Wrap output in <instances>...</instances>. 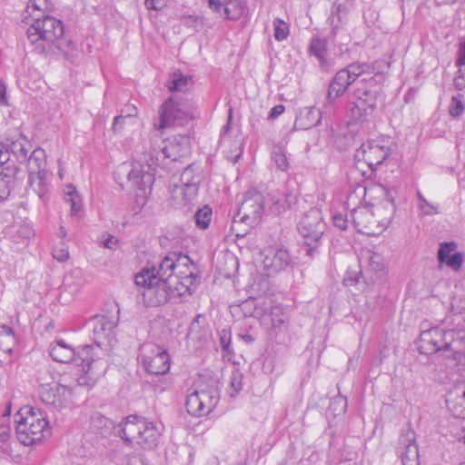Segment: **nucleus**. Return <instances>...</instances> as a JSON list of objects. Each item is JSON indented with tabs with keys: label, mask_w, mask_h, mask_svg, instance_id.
Wrapping results in <instances>:
<instances>
[{
	"label": "nucleus",
	"mask_w": 465,
	"mask_h": 465,
	"mask_svg": "<svg viewBox=\"0 0 465 465\" xmlns=\"http://www.w3.org/2000/svg\"><path fill=\"white\" fill-rule=\"evenodd\" d=\"M198 279L199 275L189 256L172 252L157 265L143 268L135 275L134 282L143 288L141 295L143 303L156 307L166 303L173 297L191 294Z\"/></svg>",
	"instance_id": "nucleus-1"
},
{
	"label": "nucleus",
	"mask_w": 465,
	"mask_h": 465,
	"mask_svg": "<svg viewBox=\"0 0 465 465\" xmlns=\"http://www.w3.org/2000/svg\"><path fill=\"white\" fill-rule=\"evenodd\" d=\"M418 349L421 354L440 353L444 358L465 366V331H444L437 327L423 331Z\"/></svg>",
	"instance_id": "nucleus-2"
},
{
	"label": "nucleus",
	"mask_w": 465,
	"mask_h": 465,
	"mask_svg": "<svg viewBox=\"0 0 465 465\" xmlns=\"http://www.w3.org/2000/svg\"><path fill=\"white\" fill-rule=\"evenodd\" d=\"M64 34L63 22L50 15L33 17V23L27 29V38L34 51L39 54L65 51L71 41L65 40Z\"/></svg>",
	"instance_id": "nucleus-3"
},
{
	"label": "nucleus",
	"mask_w": 465,
	"mask_h": 465,
	"mask_svg": "<svg viewBox=\"0 0 465 465\" xmlns=\"http://www.w3.org/2000/svg\"><path fill=\"white\" fill-rule=\"evenodd\" d=\"M117 433L127 445H138L143 450L156 448L161 439V431L153 422L136 415L128 416Z\"/></svg>",
	"instance_id": "nucleus-4"
},
{
	"label": "nucleus",
	"mask_w": 465,
	"mask_h": 465,
	"mask_svg": "<svg viewBox=\"0 0 465 465\" xmlns=\"http://www.w3.org/2000/svg\"><path fill=\"white\" fill-rule=\"evenodd\" d=\"M15 431L18 440L30 446L50 435V428L39 410L25 407L15 414Z\"/></svg>",
	"instance_id": "nucleus-5"
},
{
	"label": "nucleus",
	"mask_w": 465,
	"mask_h": 465,
	"mask_svg": "<svg viewBox=\"0 0 465 465\" xmlns=\"http://www.w3.org/2000/svg\"><path fill=\"white\" fill-rule=\"evenodd\" d=\"M297 229L304 239L302 251L305 255L313 258L318 253L326 230V223L323 220L322 211L317 207H313L304 213L298 223Z\"/></svg>",
	"instance_id": "nucleus-6"
},
{
	"label": "nucleus",
	"mask_w": 465,
	"mask_h": 465,
	"mask_svg": "<svg viewBox=\"0 0 465 465\" xmlns=\"http://www.w3.org/2000/svg\"><path fill=\"white\" fill-rule=\"evenodd\" d=\"M375 77L363 78L358 84L349 102L348 114L353 121H361L376 108L380 87Z\"/></svg>",
	"instance_id": "nucleus-7"
},
{
	"label": "nucleus",
	"mask_w": 465,
	"mask_h": 465,
	"mask_svg": "<svg viewBox=\"0 0 465 465\" xmlns=\"http://www.w3.org/2000/svg\"><path fill=\"white\" fill-rule=\"evenodd\" d=\"M158 130L173 126H183L193 117V106L186 101L169 97L159 108Z\"/></svg>",
	"instance_id": "nucleus-8"
},
{
	"label": "nucleus",
	"mask_w": 465,
	"mask_h": 465,
	"mask_svg": "<svg viewBox=\"0 0 465 465\" xmlns=\"http://www.w3.org/2000/svg\"><path fill=\"white\" fill-rule=\"evenodd\" d=\"M101 347L97 345L86 344L81 346L75 351V355L72 362L75 365L82 366V371L84 372V376H81L77 379V382L80 386H93L103 371V364L100 363V360L96 359L97 351Z\"/></svg>",
	"instance_id": "nucleus-9"
},
{
	"label": "nucleus",
	"mask_w": 465,
	"mask_h": 465,
	"mask_svg": "<svg viewBox=\"0 0 465 465\" xmlns=\"http://www.w3.org/2000/svg\"><path fill=\"white\" fill-rule=\"evenodd\" d=\"M263 209L264 199L262 194L257 191L247 192L232 221V230L236 232V236L241 235L237 226L240 223H246L249 227L256 225L262 218Z\"/></svg>",
	"instance_id": "nucleus-10"
},
{
	"label": "nucleus",
	"mask_w": 465,
	"mask_h": 465,
	"mask_svg": "<svg viewBox=\"0 0 465 465\" xmlns=\"http://www.w3.org/2000/svg\"><path fill=\"white\" fill-rule=\"evenodd\" d=\"M46 154L44 149L33 150L29 157V168H27V183L37 196L45 201L48 192L46 183L47 171L45 170Z\"/></svg>",
	"instance_id": "nucleus-11"
},
{
	"label": "nucleus",
	"mask_w": 465,
	"mask_h": 465,
	"mask_svg": "<svg viewBox=\"0 0 465 465\" xmlns=\"http://www.w3.org/2000/svg\"><path fill=\"white\" fill-rule=\"evenodd\" d=\"M219 391L214 386L195 390L187 396L185 407L189 414L201 417L209 414L217 405Z\"/></svg>",
	"instance_id": "nucleus-12"
},
{
	"label": "nucleus",
	"mask_w": 465,
	"mask_h": 465,
	"mask_svg": "<svg viewBox=\"0 0 465 465\" xmlns=\"http://www.w3.org/2000/svg\"><path fill=\"white\" fill-rule=\"evenodd\" d=\"M139 358L146 370L153 375H163L170 369V355L167 351L154 343H144L140 348Z\"/></svg>",
	"instance_id": "nucleus-13"
},
{
	"label": "nucleus",
	"mask_w": 465,
	"mask_h": 465,
	"mask_svg": "<svg viewBox=\"0 0 465 465\" xmlns=\"http://www.w3.org/2000/svg\"><path fill=\"white\" fill-rule=\"evenodd\" d=\"M390 152L387 147L379 141H368L357 149L355 158L362 160L372 171L381 164L389 156Z\"/></svg>",
	"instance_id": "nucleus-14"
},
{
	"label": "nucleus",
	"mask_w": 465,
	"mask_h": 465,
	"mask_svg": "<svg viewBox=\"0 0 465 465\" xmlns=\"http://www.w3.org/2000/svg\"><path fill=\"white\" fill-rule=\"evenodd\" d=\"M398 454L401 465H420V454L414 430L409 429L401 432L399 439Z\"/></svg>",
	"instance_id": "nucleus-15"
},
{
	"label": "nucleus",
	"mask_w": 465,
	"mask_h": 465,
	"mask_svg": "<svg viewBox=\"0 0 465 465\" xmlns=\"http://www.w3.org/2000/svg\"><path fill=\"white\" fill-rule=\"evenodd\" d=\"M71 394V389L66 386L54 383L53 386L40 383L39 396L41 401L54 409H61Z\"/></svg>",
	"instance_id": "nucleus-16"
},
{
	"label": "nucleus",
	"mask_w": 465,
	"mask_h": 465,
	"mask_svg": "<svg viewBox=\"0 0 465 465\" xmlns=\"http://www.w3.org/2000/svg\"><path fill=\"white\" fill-rule=\"evenodd\" d=\"M351 221L355 229L364 234H375L379 227L374 212L371 206H357L351 211Z\"/></svg>",
	"instance_id": "nucleus-17"
},
{
	"label": "nucleus",
	"mask_w": 465,
	"mask_h": 465,
	"mask_svg": "<svg viewBox=\"0 0 465 465\" xmlns=\"http://www.w3.org/2000/svg\"><path fill=\"white\" fill-rule=\"evenodd\" d=\"M153 169L150 165H134L128 173V183L135 190L136 196L145 193L154 183Z\"/></svg>",
	"instance_id": "nucleus-18"
},
{
	"label": "nucleus",
	"mask_w": 465,
	"mask_h": 465,
	"mask_svg": "<svg viewBox=\"0 0 465 465\" xmlns=\"http://www.w3.org/2000/svg\"><path fill=\"white\" fill-rule=\"evenodd\" d=\"M330 41L327 35L322 37L320 35H313L309 45V54L313 56L318 65L322 72H329L334 64L333 60L329 56L327 50V42Z\"/></svg>",
	"instance_id": "nucleus-19"
},
{
	"label": "nucleus",
	"mask_w": 465,
	"mask_h": 465,
	"mask_svg": "<svg viewBox=\"0 0 465 465\" xmlns=\"http://www.w3.org/2000/svg\"><path fill=\"white\" fill-rule=\"evenodd\" d=\"M382 191L384 198L378 204H371V207L374 212L378 225L387 227L392 221L396 206L391 192L384 187Z\"/></svg>",
	"instance_id": "nucleus-20"
},
{
	"label": "nucleus",
	"mask_w": 465,
	"mask_h": 465,
	"mask_svg": "<svg viewBox=\"0 0 465 465\" xmlns=\"http://www.w3.org/2000/svg\"><path fill=\"white\" fill-rule=\"evenodd\" d=\"M32 152L31 142L22 134L15 139L8 141L5 145V153H8L9 161L13 157L20 163H26L27 168H29V157Z\"/></svg>",
	"instance_id": "nucleus-21"
},
{
	"label": "nucleus",
	"mask_w": 465,
	"mask_h": 465,
	"mask_svg": "<svg viewBox=\"0 0 465 465\" xmlns=\"http://www.w3.org/2000/svg\"><path fill=\"white\" fill-rule=\"evenodd\" d=\"M264 267L272 272H279L292 264V259L289 251L283 247L271 249L265 254Z\"/></svg>",
	"instance_id": "nucleus-22"
},
{
	"label": "nucleus",
	"mask_w": 465,
	"mask_h": 465,
	"mask_svg": "<svg viewBox=\"0 0 465 465\" xmlns=\"http://www.w3.org/2000/svg\"><path fill=\"white\" fill-rule=\"evenodd\" d=\"M353 83L354 82L351 79L350 74H348L343 69L338 71L329 84L326 105L332 104V103L341 96L348 87Z\"/></svg>",
	"instance_id": "nucleus-23"
},
{
	"label": "nucleus",
	"mask_w": 465,
	"mask_h": 465,
	"mask_svg": "<svg viewBox=\"0 0 465 465\" xmlns=\"http://www.w3.org/2000/svg\"><path fill=\"white\" fill-rule=\"evenodd\" d=\"M19 169L16 166H7L0 172V201L6 200L11 192L22 183L17 176Z\"/></svg>",
	"instance_id": "nucleus-24"
},
{
	"label": "nucleus",
	"mask_w": 465,
	"mask_h": 465,
	"mask_svg": "<svg viewBox=\"0 0 465 465\" xmlns=\"http://www.w3.org/2000/svg\"><path fill=\"white\" fill-rule=\"evenodd\" d=\"M299 202V193L296 190H287L282 196H272L271 198L270 212L274 214H281L287 210L293 209Z\"/></svg>",
	"instance_id": "nucleus-25"
},
{
	"label": "nucleus",
	"mask_w": 465,
	"mask_h": 465,
	"mask_svg": "<svg viewBox=\"0 0 465 465\" xmlns=\"http://www.w3.org/2000/svg\"><path fill=\"white\" fill-rule=\"evenodd\" d=\"M327 24L331 27L327 38H329L331 42L336 43V37L345 32L341 5H333L331 6Z\"/></svg>",
	"instance_id": "nucleus-26"
},
{
	"label": "nucleus",
	"mask_w": 465,
	"mask_h": 465,
	"mask_svg": "<svg viewBox=\"0 0 465 465\" xmlns=\"http://www.w3.org/2000/svg\"><path fill=\"white\" fill-rule=\"evenodd\" d=\"M49 354L57 362H72L75 355V350L64 341H55L49 346Z\"/></svg>",
	"instance_id": "nucleus-27"
},
{
	"label": "nucleus",
	"mask_w": 465,
	"mask_h": 465,
	"mask_svg": "<svg viewBox=\"0 0 465 465\" xmlns=\"http://www.w3.org/2000/svg\"><path fill=\"white\" fill-rule=\"evenodd\" d=\"M321 120L322 114L319 109L315 107H305L297 115L295 126L302 130H308L318 125Z\"/></svg>",
	"instance_id": "nucleus-28"
},
{
	"label": "nucleus",
	"mask_w": 465,
	"mask_h": 465,
	"mask_svg": "<svg viewBox=\"0 0 465 465\" xmlns=\"http://www.w3.org/2000/svg\"><path fill=\"white\" fill-rule=\"evenodd\" d=\"M115 326L116 322L110 320L106 316H101L96 318L94 326V334L95 337V343L97 347H101L102 339H106L108 341L111 340Z\"/></svg>",
	"instance_id": "nucleus-29"
},
{
	"label": "nucleus",
	"mask_w": 465,
	"mask_h": 465,
	"mask_svg": "<svg viewBox=\"0 0 465 465\" xmlns=\"http://www.w3.org/2000/svg\"><path fill=\"white\" fill-rule=\"evenodd\" d=\"M183 153H181L180 144L172 142L166 143L156 155L157 161L162 159L163 162L164 160H169L170 162H177L181 161Z\"/></svg>",
	"instance_id": "nucleus-30"
},
{
	"label": "nucleus",
	"mask_w": 465,
	"mask_h": 465,
	"mask_svg": "<svg viewBox=\"0 0 465 465\" xmlns=\"http://www.w3.org/2000/svg\"><path fill=\"white\" fill-rule=\"evenodd\" d=\"M351 79L355 82L358 77L364 74H371L374 72L375 67L373 64L368 63H352L343 69Z\"/></svg>",
	"instance_id": "nucleus-31"
},
{
	"label": "nucleus",
	"mask_w": 465,
	"mask_h": 465,
	"mask_svg": "<svg viewBox=\"0 0 465 465\" xmlns=\"http://www.w3.org/2000/svg\"><path fill=\"white\" fill-rule=\"evenodd\" d=\"M213 217V210L209 205L199 208L194 214L196 227L205 230L209 227Z\"/></svg>",
	"instance_id": "nucleus-32"
},
{
	"label": "nucleus",
	"mask_w": 465,
	"mask_h": 465,
	"mask_svg": "<svg viewBox=\"0 0 465 465\" xmlns=\"http://www.w3.org/2000/svg\"><path fill=\"white\" fill-rule=\"evenodd\" d=\"M15 341V337L12 328L7 325L0 326V349L5 351H11Z\"/></svg>",
	"instance_id": "nucleus-33"
},
{
	"label": "nucleus",
	"mask_w": 465,
	"mask_h": 465,
	"mask_svg": "<svg viewBox=\"0 0 465 465\" xmlns=\"http://www.w3.org/2000/svg\"><path fill=\"white\" fill-rule=\"evenodd\" d=\"M465 110L464 96L461 94L453 95L449 106V113L453 118H458L463 114Z\"/></svg>",
	"instance_id": "nucleus-34"
},
{
	"label": "nucleus",
	"mask_w": 465,
	"mask_h": 465,
	"mask_svg": "<svg viewBox=\"0 0 465 465\" xmlns=\"http://www.w3.org/2000/svg\"><path fill=\"white\" fill-rule=\"evenodd\" d=\"M229 380L228 393L231 397H235L242 388V374L239 370L234 369Z\"/></svg>",
	"instance_id": "nucleus-35"
},
{
	"label": "nucleus",
	"mask_w": 465,
	"mask_h": 465,
	"mask_svg": "<svg viewBox=\"0 0 465 465\" xmlns=\"http://www.w3.org/2000/svg\"><path fill=\"white\" fill-rule=\"evenodd\" d=\"M65 201L70 203L73 214H76L82 207V200L76 189L73 185L67 186Z\"/></svg>",
	"instance_id": "nucleus-36"
},
{
	"label": "nucleus",
	"mask_w": 465,
	"mask_h": 465,
	"mask_svg": "<svg viewBox=\"0 0 465 465\" xmlns=\"http://www.w3.org/2000/svg\"><path fill=\"white\" fill-rule=\"evenodd\" d=\"M458 245L455 242H444L440 243L437 253L438 262L443 264L456 251Z\"/></svg>",
	"instance_id": "nucleus-37"
},
{
	"label": "nucleus",
	"mask_w": 465,
	"mask_h": 465,
	"mask_svg": "<svg viewBox=\"0 0 465 465\" xmlns=\"http://www.w3.org/2000/svg\"><path fill=\"white\" fill-rule=\"evenodd\" d=\"M241 15V8L239 4L235 1H228L223 7V14L221 17L229 20H236Z\"/></svg>",
	"instance_id": "nucleus-38"
},
{
	"label": "nucleus",
	"mask_w": 465,
	"mask_h": 465,
	"mask_svg": "<svg viewBox=\"0 0 465 465\" xmlns=\"http://www.w3.org/2000/svg\"><path fill=\"white\" fill-rule=\"evenodd\" d=\"M347 410V399L341 395H338L331 399L329 411L335 416L342 415Z\"/></svg>",
	"instance_id": "nucleus-39"
},
{
	"label": "nucleus",
	"mask_w": 465,
	"mask_h": 465,
	"mask_svg": "<svg viewBox=\"0 0 465 465\" xmlns=\"http://www.w3.org/2000/svg\"><path fill=\"white\" fill-rule=\"evenodd\" d=\"M272 160L276 167L281 171H286L289 163L285 153L281 147H275L272 152Z\"/></svg>",
	"instance_id": "nucleus-40"
},
{
	"label": "nucleus",
	"mask_w": 465,
	"mask_h": 465,
	"mask_svg": "<svg viewBox=\"0 0 465 465\" xmlns=\"http://www.w3.org/2000/svg\"><path fill=\"white\" fill-rule=\"evenodd\" d=\"M271 319L272 327L274 329L282 330L288 321V316L282 312L281 308L274 307L271 312Z\"/></svg>",
	"instance_id": "nucleus-41"
},
{
	"label": "nucleus",
	"mask_w": 465,
	"mask_h": 465,
	"mask_svg": "<svg viewBox=\"0 0 465 465\" xmlns=\"http://www.w3.org/2000/svg\"><path fill=\"white\" fill-rule=\"evenodd\" d=\"M274 37L278 41L285 40L289 35V26L282 20L276 18L273 21Z\"/></svg>",
	"instance_id": "nucleus-42"
},
{
	"label": "nucleus",
	"mask_w": 465,
	"mask_h": 465,
	"mask_svg": "<svg viewBox=\"0 0 465 465\" xmlns=\"http://www.w3.org/2000/svg\"><path fill=\"white\" fill-rule=\"evenodd\" d=\"M187 84H188L187 77H185L182 74H174L168 87H169V90L172 92H182V91H183V89L187 85Z\"/></svg>",
	"instance_id": "nucleus-43"
},
{
	"label": "nucleus",
	"mask_w": 465,
	"mask_h": 465,
	"mask_svg": "<svg viewBox=\"0 0 465 465\" xmlns=\"http://www.w3.org/2000/svg\"><path fill=\"white\" fill-rule=\"evenodd\" d=\"M464 262V254L462 252H454L447 261L443 263L446 264L449 268L452 269L455 272L460 271Z\"/></svg>",
	"instance_id": "nucleus-44"
},
{
	"label": "nucleus",
	"mask_w": 465,
	"mask_h": 465,
	"mask_svg": "<svg viewBox=\"0 0 465 465\" xmlns=\"http://www.w3.org/2000/svg\"><path fill=\"white\" fill-rule=\"evenodd\" d=\"M200 181L201 179H195V181L193 183L182 185L183 197L186 202H190L197 194Z\"/></svg>",
	"instance_id": "nucleus-45"
},
{
	"label": "nucleus",
	"mask_w": 465,
	"mask_h": 465,
	"mask_svg": "<svg viewBox=\"0 0 465 465\" xmlns=\"http://www.w3.org/2000/svg\"><path fill=\"white\" fill-rule=\"evenodd\" d=\"M194 171L195 169L193 164L187 165V167L183 170L181 175L182 185L193 183L195 181V179H200V175L195 174Z\"/></svg>",
	"instance_id": "nucleus-46"
},
{
	"label": "nucleus",
	"mask_w": 465,
	"mask_h": 465,
	"mask_svg": "<svg viewBox=\"0 0 465 465\" xmlns=\"http://www.w3.org/2000/svg\"><path fill=\"white\" fill-rule=\"evenodd\" d=\"M48 7L47 0H30L26 6V13L32 15L33 12H45Z\"/></svg>",
	"instance_id": "nucleus-47"
},
{
	"label": "nucleus",
	"mask_w": 465,
	"mask_h": 465,
	"mask_svg": "<svg viewBox=\"0 0 465 465\" xmlns=\"http://www.w3.org/2000/svg\"><path fill=\"white\" fill-rule=\"evenodd\" d=\"M369 266L376 272H382L384 270L382 257L378 253H373L369 258Z\"/></svg>",
	"instance_id": "nucleus-48"
},
{
	"label": "nucleus",
	"mask_w": 465,
	"mask_h": 465,
	"mask_svg": "<svg viewBox=\"0 0 465 465\" xmlns=\"http://www.w3.org/2000/svg\"><path fill=\"white\" fill-rule=\"evenodd\" d=\"M132 114H128L126 115H117L114 118L112 130L114 134H119L124 129V126L125 124V122L127 119H130Z\"/></svg>",
	"instance_id": "nucleus-49"
},
{
	"label": "nucleus",
	"mask_w": 465,
	"mask_h": 465,
	"mask_svg": "<svg viewBox=\"0 0 465 465\" xmlns=\"http://www.w3.org/2000/svg\"><path fill=\"white\" fill-rule=\"evenodd\" d=\"M418 208L421 211L423 215H433L439 213L438 207L430 203L426 198L419 203Z\"/></svg>",
	"instance_id": "nucleus-50"
},
{
	"label": "nucleus",
	"mask_w": 465,
	"mask_h": 465,
	"mask_svg": "<svg viewBox=\"0 0 465 465\" xmlns=\"http://www.w3.org/2000/svg\"><path fill=\"white\" fill-rule=\"evenodd\" d=\"M220 345L223 351H229L231 345L232 334L229 330L223 329L219 332Z\"/></svg>",
	"instance_id": "nucleus-51"
},
{
	"label": "nucleus",
	"mask_w": 465,
	"mask_h": 465,
	"mask_svg": "<svg viewBox=\"0 0 465 465\" xmlns=\"http://www.w3.org/2000/svg\"><path fill=\"white\" fill-rule=\"evenodd\" d=\"M459 67L458 72L456 73L455 78H454V86L456 89L461 91L465 88V77L463 76V70L465 67V64H457Z\"/></svg>",
	"instance_id": "nucleus-52"
},
{
	"label": "nucleus",
	"mask_w": 465,
	"mask_h": 465,
	"mask_svg": "<svg viewBox=\"0 0 465 465\" xmlns=\"http://www.w3.org/2000/svg\"><path fill=\"white\" fill-rule=\"evenodd\" d=\"M361 272L348 271L343 278V283L346 286H353L359 282Z\"/></svg>",
	"instance_id": "nucleus-53"
},
{
	"label": "nucleus",
	"mask_w": 465,
	"mask_h": 465,
	"mask_svg": "<svg viewBox=\"0 0 465 465\" xmlns=\"http://www.w3.org/2000/svg\"><path fill=\"white\" fill-rule=\"evenodd\" d=\"M9 438L10 433L8 430H4L0 433V456L10 451Z\"/></svg>",
	"instance_id": "nucleus-54"
},
{
	"label": "nucleus",
	"mask_w": 465,
	"mask_h": 465,
	"mask_svg": "<svg viewBox=\"0 0 465 465\" xmlns=\"http://www.w3.org/2000/svg\"><path fill=\"white\" fill-rule=\"evenodd\" d=\"M183 23L187 27H193L195 31H198V25H203V20L201 17L194 15H188L183 17Z\"/></svg>",
	"instance_id": "nucleus-55"
},
{
	"label": "nucleus",
	"mask_w": 465,
	"mask_h": 465,
	"mask_svg": "<svg viewBox=\"0 0 465 465\" xmlns=\"http://www.w3.org/2000/svg\"><path fill=\"white\" fill-rule=\"evenodd\" d=\"M332 220L333 225L341 230H345L348 227V219L345 214L335 213Z\"/></svg>",
	"instance_id": "nucleus-56"
},
{
	"label": "nucleus",
	"mask_w": 465,
	"mask_h": 465,
	"mask_svg": "<svg viewBox=\"0 0 465 465\" xmlns=\"http://www.w3.org/2000/svg\"><path fill=\"white\" fill-rule=\"evenodd\" d=\"M53 257L59 262H65L69 258V252L64 248H54L53 250Z\"/></svg>",
	"instance_id": "nucleus-57"
},
{
	"label": "nucleus",
	"mask_w": 465,
	"mask_h": 465,
	"mask_svg": "<svg viewBox=\"0 0 465 465\" xmlns=\"http://www.w3.org/2000/svg\"><path fill=\"white\" fill-rule=\"evenodd\" d=\"M167 0H145L144 4L148 9L161 10L166 5Z\"/></svg>",
	"instance_id": "nucleus-58"
},
{
	"label": "nucleus",
	"mask_w": 465,
	"mask_h": 465,
	"mask_svg": "<svg viewBox=\"0 0 465 465\" xmlns=\"http://www.w3.org/2000/svg\"><path fill=\"white\" fill-rule=\"evenodd\" d=\"M208 6L213 13L221 16L224 4H223L221 0H208Z\"/></svg>",
	"instance_id": "nucleus-59"
},
{
	"label": "nucleus",
	"mask_w": 465,
	"mask_h": 465,
	"mask_svg": "<svg viewBox=\"0 0 465 465\" xmlns=\"http://www.w3.org/2000/svg\"><path fill=\"white\" fill-rule=\"evenodd\" d=\"M283 112H284V106L282 104H277L270 110L268 118L272 119V120L275 119L279 115H281Z\"/></svg>",
	"instance_id": "nucleus-60"
},
{
	"label": "nucleus",
	"mask_w": 465,
	"mask_h": 465,
	"mask_svg": "<svg viewBox=\"0 0 465 465\" xmlns=\"http://www.w3.org/2000/svg\"><path fill=\"white\" fill-rule=\"evenodd\" d=\"M0 104L6 105L7 104V99H6V86L0 79Z\"/></svg>",
	"instance_id": "nucleus-61"
},
{
	"label": "nucleus",
	"mask_w": 465,
	"mask_h": 465,
	"mask_svg": "<svg viewBox=\"0 0 465 465\" xmlns=\"http://www.w3.org/2000/svg\"><path fill=\"white\" fill-rule=\"evenodd\" d=\"M457 64H465V41L460 43L459 49V57L456 61Z\"/></svg>",
	"instance_id": "nucleus-62"
},
{
	"label": "nucleus",
	"mask_w": 465,
	"mask_h": 465,
	"mask_svg": "<svg viewBox=\"0 0 465 465\" xmlns=\"http://www.w3.org/2000/svg\"><path fill=\"white\" fill-rule=\"evenodd\" d=\"M127 465H144V463L140 456L133 455L128 458Z\"/></svg>",
	"instance_id": "nucleus-63"
},
{
	"label": "nucleus",
	"mask_w": 465,
	"mask_h": 465,
	"mask_svg": "<svg viewBox=\"0 0 465 465\" xmlns=\"http://www.w3.org/2000/svg\"><path fill=\"white\" fill-rule=\"evenodd\" d=\"M18 232L23 235L24 238H30L31 235L34 234V232L32 230V228H30L29 226H22L20 227Z\"/></svg>",
	"instance_id": "nucleus-64"
}]
</instances>
